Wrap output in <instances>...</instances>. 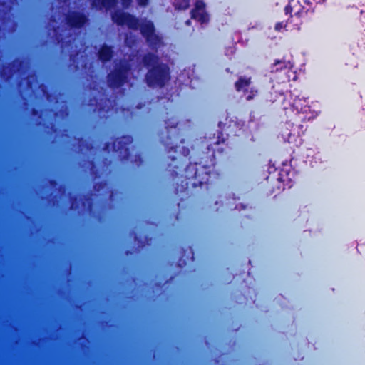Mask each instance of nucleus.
<instances>
[{"mask_svg":"<svg viewBox=\"0 0 365 365\" xmlns=\"http://www.w3.org/2000/svg\"><path fill=\"white\" fill-rule=\"evenodd\" d=\"M236 123L229 117L226 116L225 121H220L218 127L220 131L217 132V140L212 144L207 145L206 151H202L199 156V161L190 163L185 168L186 160H182L175 155H168L166 156V168L169 177L176 184L175 192H187L190 187L196 188L200 187L201 189L208 190L210 185H212L210 178L212 175H217L212 171V168L217 163V160L225 158V148L222 143H224L225 139L222 137V131L226 128L231 126V123ZM166 135L160 136V142L164 146L165 152L169 154L172 152L178 153L179 148L178 143L183 144L185 139L182 138L180 130L177 128L178 122L174 118H171L165 121Z\"/></svg>","mask_w":365,"mask_h":365,"instance_id":"nucleus-1","label":"nucleus"},{"mask_svg":"<svg viewBox=\"0 0 365 365\" xmlns=\"http://www.w3.org/2000/svg\"><path fill=\"white\" fill-rule=\"evenodd\" d=\"M141 62L147 69L144 79L148 87L162 88L168 83L171 78L170 68L157 54L148 52L143 56Z\"/></svg>","mask_w":365,"mask_h":365,"instance_id":"nucleus-2","label":"nucleus"},{"mask_svg":"<svg viewBox=\"0 0 365 365\" xmlns=\"http://www.w3.org/2000/svg\"><path fill=\"white\" fill-rule=\"evenodd\" d=\"M125 25L132 30H137L140 27V33L151 50L156 52L163 45L162 38L155 33V25L151 21L140 25L139 19L129 13Z\"/></svg>","mask_w":365,"mask_h":365,"instance_id":"nucleus-3","label":"nucleus"},{"mask_svg":"<svg viewBox=\"0 0 365 365\" xmlns=\"http://www.w3.org/2000/svg\"><path fill=\"white\" fill-rule=\"evenodd\" d=\"M131 71V64L126 60L120 59L106 76L108 86L111 89L122 88L129 83Z\"/></svg>","mask_w":365,"mask_h":365,"instance_id":"nucleus-4","label":"nucleus"},{"mask_svg":"<svg viewBox=\"0 0 365 365\" xmlns=\"http://www.w3.org/2000/svg\"><path fill=\"white\" fill-rule=\"evenodd\" d=\"M133 139L131 135H123L115 138L112 143L106 142L104 143L103 150L110 153H114L120 161L129 160L131 156L130 148Z\"/></svg>","mask_w":365,"mask_h":365,"instance_id":"nucleus-5","label":"nucleus"},{"mask_svg":"<svg viewBox=\"0 0 365 365\" xmlns=\"http://www.w3.org/2000/svg\"><path fill=\"white\" fill-rule=\"evenodd\" d=\"M301 110L300 112L296 113L293 121L291 123L292 130L294 132L293 135H295V133L297 135L304 134L306 129L304 128L302 123L312 120L317 115V112H311L309 106H305Z\"/></svg>","mask_w":365,"mask_h":365,"instance_id":"nucleus-6","label":"nucleus"},{"mask_svg":"<svg viewBox=\"0 0 365 365\" xmlns=\"http://www.w3.org/2000/svg\"><path fill=\"white\" fill-rule=\"evenodd\" d=\"M67 26L72 29H80L88 22V16L82 11H69L65 16Z\"/></svg>","mask_w":365,"mask_h":365,"instance_id":"nucleus-7","label":"nucleus"},{"mask_svg":"<svg viewBox=\"0 0 365 365\" xmlns=\"http://www.w3.org/2000/svg\"><path fill=\"white\" fill-rule=\"evenodd\" d=\"M25 64L22 58H16L6 66H4L0 70V76L6 81L11 80L14 76L20 72L21 67Z\"/></svg>","mask_w":365,"mask_h":365,"instance_id":"nucleus-8","label":"nucleus"},{"mask_svg":"<svg viewBox=\"0 0 365 365\" xmlns=\"http://www.w3.org/2000/svg\"><path fill=\"white\" fill-rule=\"evenodd\" d=\"M205 9L206 4L203 0H196L195 6L190 11L191 18L201 24L208 23L210 16Z\"/></svg>","mask_w":365,"mask_h":365,"instance_id":"nucleus-9","label":"nucleus"},{"mask_svg":"<svg viewBox=\"0 0 365 365\" xmlns=\"http://www.w3.org/2000/svg\"><path fill=\"white\" fill-rule=\"evenodd\" d=\"M113 56V51L110 46L103 43L98 51V57L103 63H107Z\"/></svg>","mask_w":365,"mask_h":365,"instance_id":"nucleus-10","label":"nucleus"},{"mask_svg":"<svg viewBox=\"0 0 365 365\" xmlns=\"http://www.w3.org/2000/svg\"><path fill=\"white\" fill-rule=\"evenodd\" d=\"M118 0H91V7L96 10L110 9L115 6Z\"/></svg>","mask_w":365,"mask_h":365,"instance_id":"nucleus-11","label":"nucleus"},{"mask_svg":"<svg viewBox=\"0 0 365 365\" xmlns=\"http://www.w3.org/2000/svg\"><path fill=\"white\" fill-rule=\"evenodd\" d=\"M129 13L123 11H115L111 14L112 21L118 26L125 25Z\"/></svg>","mask_w":365,"mask_h":365,"instance_id":"nucleus-12","label":"nucleus"},{"mask_svg":"<svg viewBox=\"0 0 365 365\" xmlns=\"http://www.w3.org/2000/svg\"><path fill=\"white\" fill-rule=\"evenodd\" d=\"M251 84V78H245L240 76L238 80L235 83V88L237 91H244L246 92L247 91V88Z\"/></svg>","mask_w":365,"mask_h":365,"instance_id":"nucleus-13","label":"nucleus"},{"mask_svg":"<svg viewBox=\"0 0 365 365\" xmlns=\"http://www.w3.org/2000/svg\"><path fill=\"white\" fill-rule=\"evenodd\" d=\"M289 62L284 60H275L270 66V71L276 73L288 68Z\"/></svg>","mask_w":365,"mask_h":365,"instance_id":"nucleus-14","label":"nucleus"},{"mask_svg":"<svg viewBox=\"0 0 365 365\" xmlns=\"http://www.w3.org/2000/svg\"><path fill=\"white\" fill-rule=\"evenodd\" d=\"M93 194L91 192L83 195L81 205L86 208L89 213H92L93 210V201L92 199Z\"/></svg>","mask_w":365,"mask_h":365,"instance_id":"nucleus-15","label":"nucleus"},{"mask_svg":"<svg viewBox=\"0 0 365 365\" xmlns=\"http://www.w3.org/2000/svg\"><path fill=\"white\" fill-rule=\"evenodd\" d=\"M277 98L280 101L284 100V96L282 93H279L276 90H274L269 92V96L267 97V101L273 103L277 101Z\"/></svg>","mask_w":365,"mask_h":365,"instance_id":"nucleus-16","label":"nucleus"},{"mask_svg":"<svg viewBox=\"0 0 365 365\" xmlns=\"http://www.w3.org/2000/svg\"><path fill=\"white\" fill-rule=\"evenodd\" d=\"M299 7V10L294 12V15L297 17H303L305 14L307 15L309 12V9L305 10L304 7L302 6L299 3H297Z\"/></svg>","mask_w":365,"mask_h":365,"instance_id":"nucleus-17","label":"nucleus"},{"mask_svg":"<svg viewBox=\"0 0 365 365\" xmlns=\"http://www.w3.org/2000/svg\"><path fill=\"white\" fill-rule=\"evenodd\" d=\"M132 163L134 166L140 167L143 163L142 155L140 153H137L135 155L134 160H132Z\"/></svg>","mask_w":365,"mask_h":365,"instance_id":"nucleus-18","label":"nucleus"},{"mask_svg":"<svg viewBox=\"0 0 365 365\" xmlns=\"http://www.w3.org/2000/svg\"><path fill=\"white\" fill-rule=\"evenodd\" d=\"M189 6V0H183L182 2L178 4L177 8L182 10H186Z\"/></svg>","mask_w":365,"mask_h":365,"instance_id":"nucleus-19","label":"nucleus"},{"mask_svg":"<svg viewBox=\"0 0 365 365\" xmlns=\"http://www.w3.org/2000/svg\"><path fill=\"white\" fill-rule=\"evenodd\" d=\"M292 2H293V1H290L289 2V4L287 5L284 8V11H285V14H289L292 12L293 11V8L295 7L296 6H292L291 4H292Z\"/></svg>","mask_w":365,"mask_h":365,"instance_id":"nucleus-20","label":"nucleus"},{"mask_svg":"<svg viewBox=\"0 0 365 365\" xmlns=\"http://www.w3.org/2000/svg\"><path fill=\"white\" fill-rule=\"evenodd\" d=\"M257 91L255 89H251L250 93L246 96V99L247 101H250L254 98V97L257 95Z\"/></svg>","mask_w":365,"mask_h":365,"instance_id":"nucleus-21","label":"nucleus"},{"mask_svg":"<svg viewBox=\"0 0 365 365\" xmlns=\"http://www.w3.org/2000/svg\"><path fill=\"white\" fill-rule=\"evenodd\" d=\"M106 185V182H97L94 185L93 187L96 190L98 191L99 190H101V188H103Z\"/></svg>","mask_w":365,"mask_h":365,"instance_id":"nucleus-22","label":"nucleus"},{"mask_svg":"<svg viewBox=\"0 0 365 365\" xmlns=\"http://www.w3.org/2000/svg\"><path fill=\"white\" fill-rule=\"evenodd\" d=\"M190 154V149L187 147H182V155L186 158Z\"/></svg>","mask_w":365,"mask_h":365,"instance_id":"nucleus-23","label":"nucleus"},{"mask_svg":"<svg viewBox=\"0 0 365 365\" xmlns=\"http://www.w3.org/2000/svg\"><path fill=\"white\" fill-rule=\"evenodd\" d=\"M285 26V24L283 22H277L275 24L274 29L276 31H281L284 27Z\"/></svg>","mask_w":365,"mask_h":365,"instance_id":"nucleus-24","label":"nucleus"},{"mask_svg":"<svg viewBox=\"0 0 365 365\" xmlns=\"http://www.w3.org/2000/svg\"><path fill=\"white\" fill-rule=\"evenodd\" d=\"M71 201H72V204L71 205V210H76L77 208H78V205H75L74 203L77 201V196H74L71 198Z\"/></svg>","mask_w":365,"mask_h":365,"instance_id":"nucleus-25","label":"nucleus"},{"mask_svg":"<svg viewBox=\"0 0 365 365\" xmlns=\"http://www.w3.org/2000/svg\"><path fill=\"white\" fill-rule=\"evenodd\" d=\"M137 2L139 6L145 7L148 4L149 0H137Z\"/></svg>","mask_w":365,"mask_h":365,"instance_id":"nucleus-26","label":"nucleus"},{"mask_svg":"<svg viewBox=\"0 0 365 365\" xmlns=\"http://www.w3.org/2000/svg\"><path fill=\"white\" fill-rule=\"evenodd\" d=\"M31 113H32V115H34V116H38V117H40V116H41V115H40V110H39L38 109H37V108H33V109L31 110Z\"/></svg>","mask_w":365,"mask_h":365,"instance_id":"nucleus-27","label":"nucleus"},{"mask_svg":"<svg viewBox=\"0 0 365 365\" xmlns=\"http://www.w3.org/2000/svg\"><path fill=\"white\" fill-rule=\"evenodd\" d=\"M121 2H122V5L124 7H128V6L130 5L132 0H121Z\"/></svg>","mask_w":365,"mask_h":365,"instance_id":"nucleus-28","label":"nucleus"},{"mask_svg":"<svg viewBox=\"0 0 365 365\" xmlns=\"http://www.w3.org/2000/svg\"><path fill=\"white\" fill-rule=\"evenodd\" d=\"M49 184L52 187H56L58 185V181L56 179H51L49 180Z\"/></svg>","mask_w":365,"mask_h":365,"instance_id":"nucleus-29","label":"nucleus"},{"mask_svg":"<svg viewBox=\"0 0 365 365\" xmlns=\"http://www.w3.org/2000/svg\"><path fill=\"white\" fill-rule=\"evenodd\" d=\"M26 85L29 88H32L33 87V81L28 78L26 81Z\"/></svg>","mask_w":365,"mask_h":365,"instance_id":"nucleus-30","label":"nucleus"},{"mask_svg":"<svg viewBox=\"0 0 365 365\" xmlns=\"http://www.w3.org/2000/svg\"><path fill=\"white\" fill-rule=\"evenodd\" d=\"M46 128H50L53 132H56L57 130V128L54 125H51V127L49 125H47Z\"/></svg>","mask_w":365,"mask_h":365,"instance_id":"nucleus-31","label":"nucleus"},{"mask_svg":"<svg viewBox=\"0 0 365 365\" xmlns=\"http://www.w3.org/2000/svg\"><path fill=\"white\" fill-rule=\"evenodd\" d=\"M326 0H314V1H315L316 4H322Z\"/></svg>","mask_w":365,"mask_h":365,"instance_id":"nucleus-32","label":"nucleus"},{"mask_svg":"<svg viewBox=\"0 0 365 365\" xmlns=\"http://www.w3.org/2000/svg\"><path fill=\"white\" fill-rule=\"evenodd\" d=\"M304 2L307 4V5H310L312 4V2L310 1V0H304Z\"/></svg>","mask_w":365,"mask_h":365,"instance_id":"nucleus-33","label":"nucleus"},{"mask_svg":"<svg viewBox=\"0 0 365 365\" xmlns=\"http://www.w3.org/2000/svg\"><path fill=\"white\" fill-rule=\"evenodd\" d=\"M90 164H91V165L92 167H94V166H95V162H94L93 160H91V161L90 162Z\"/></svg>","mask_w":365,"mask_h":365,"instance_id":"nucleus-34","label":"nucleus"},{"mask_svg":"<svg viewBox=\"0 0 365 365\" xmlns=\"http://www.w3.org/2000/svg\"><path fill=\"white\" fill-rule=\"evenodd\" d=\"M190 250H191V252H192V257H191V258H192V259L193 260V259H194V253H193V252H192V248H191V247H190Z\"/></svg>","mask_w":365,"mask_h":365,"instance_id":"nucleus-35","label":"nucleus"},{"mask_svg":"<svg viewBox=\"0 0 365 365\" xmlns=\"http://www.w3.org/2000/svg\"><path fill=\"white\" fill-rule=\"evenodd\" d=\"M240 206H241V207H242V208H243V209H245V205H243L242 204V205H240Z\"/></svg>","mask_w":365,"mask_h":365,"instance_id":"nucleus-36","label":"nucleus"}]
</instances>
